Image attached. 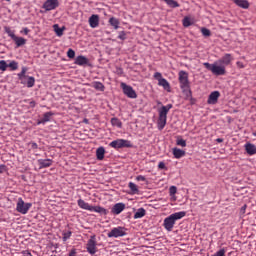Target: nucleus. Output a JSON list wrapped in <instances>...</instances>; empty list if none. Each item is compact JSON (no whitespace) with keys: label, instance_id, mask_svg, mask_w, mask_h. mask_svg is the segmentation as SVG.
I'll return each instance as SVG.
<instances>
[{"label":"nucleus","instance_id":"nucleus-16","mask_svg":"<svg viewBox=\"0 0 256 256\" xmlns=\"http://www.w3.org/2000/svg\"><path fill=\"white\" fill-rule=\"evenodd\" d=\"M75 64L80 66L89 65V59L85 56H78L76 57Z\"/></svg>","mask_w":256,"mask_h":256},{"label":"nucleus","instance_id":"nucleus-47","mask_svg":"<svg viewBox=\"0 0 256 256\" xmlns=\"http://www.w3.org/2000/svg\"><path fill=\"white\" fill-rule=\"evenodd\" d=\"M154 78H155V79H158V81H159V79H162V78H161V73L156 72V73L154 74Z\"/></svg>","mask_w":256,"mask_h":256},{"label":"nucleus","instance_id":"nucleus-2","mask_svg":"<svg viewBox=\"0 0 256 256\" xmlns=\"http://www.w3.org/2000/svg\"><path fill=\"white\" fill-rule=\"evenodd\" d=\"M185 212H176L164 220V227L166 231H173V227H175V221H179V219H183L185 217Z\"/></svg>","mask_w":256,"mask_h":256},{"label":"nucleus","instance_id":"nucleus-33","mask_svg":"<svg viewBox=\"0 0 256 256\" xmlns=\"http://www.w3.org/2000/svg\"><path fill=\"white\" fill-rule=\"evenodd\" d=\"M129 189L131 190L132 193H139V189L137 188V185L133 182H130L128 184Z\"/></svg>","mask_w":256,"mask_h":256},{"label":"nucleus","instance_id":"nucleus-46","mask_svg":"<svg viewBox=\"0 0 256 256\" xmlns=\"http://www.w3.org/2000/svg\"><path fill=\"white\" fill-rule=\"evenodd\" d=\"M69 256H77V250L72 249L69 253Z\"/></svg>","mask_w":256,"mask_h":256},{"label":"nucleus","instance_id":"nucleus-43","mask_svg":"<svg viewBox=\"0 0 256 256\" xmlns=\"http://www.w3.org/2000/svg\"><path fill=\"white\" fill-rule=\"evenodd\" d=\"M170 195H175L177 193V187L176 186H171L169 189Z\"/></svg>","mask_w":256,"mask_h":256},{"label":"nucleus","instance_id":"nucleus-20","mask_svg":"<svg viewBox=\"0 0 256 256\" xmlns=\"http://www.w3.org/2000/svg\"><path fill=\"white\" fill-rule=\"evenodd\" d=\"M238 7H242V9H249V2L247 0H233Z\"/></svg>","mask_w":256,"mask_h":256},{"label":"nucleus","instance_id":"nucleus-26","mask_svg":"<svg viewBox=\"0 0 256 256\" xmlns=\"http://www.w3.org/2000/svg\"><path fill=\"white\" fill-rule=\"evenodd\" d=\"M90 211H95V213H101V215H107V210L101 206H92Z\"/></svg>","mask_w":256,"mask_h":256},{"label":"nucleus","instance_id":"nucleus-34","mask_svg":"<svg viewBox=\"0 0 256 256\" xmlns=\"http://www.w3.org/2000/svg\"><path fill=\"white\" fill-rule=\"evenodd\" d=\"M4 31L5 33H7V35H9V37H11V39H13V37H16L15 33H13V31H11V28H9L8 26L4 27Z\"/></svg>","mask_w":256,"mask_h":256},{"label":"nucleus","instance_id":"nucleus-55","mask_svg":"<svg viewBox=\"0 0 256 256\" xmlns=\"http://www.w3.org/2000/svg\"><path fill=\"white\" fill-rule=\"evenodd\" d=\"M33 149H37V143L32 144Z\"/></svg>","mask_w":256,"mask_h":256},{"label":"nucleus","instance_id":"nucleus-4","mask_svg":"<svg viewBox=\"0 0 256 256\" xmlns=\"http://www.w3.org/2000/svg\"><path fill=\"white\" fill-rule=\"evenodd\" d=\"M31 207H32L31 203H25V201H23V198H18V202L16 205V211L18 213H21L22 215H27Z\"/></svg>","mask_w":256,"mask_h":256},{"label":"nucleus","instance_id":"nucleus-11","mask_svg":"<svg viewBox=\"0 0 256 256\" xmlns=\"http://www.w3.org/2000/svg\"><path fill=\"white\" fill-rule=\"evenodd\" d=\"M221 96V93L219 91L212 92L207 100L208 105H215L217 101H219V97Z\"/></svg>","mask_w":256,"mask_h":256},{"label":"nucleus","instance_id":"nucleus-21","mask_svg":"<svg viewBox=\"0 0 256 256\" xmlns=\"http://www.w3.org/2000/svg\"><path fill=\"white\" fill-rule=\"evenodd\" d=\"M96 157L99 161H103V159L105 158V148L99 147L96 150Z\"/></svg>","mask_w":256,"mask_h":256},{"label":"nucleus","instance_id":"nucleus-13","mask_svg":"<svg viewBox=\"0 0 256 256\" xmlns=\"http://www.w3.org/2000/svg\"><path fill=\"white\" fill-rule=\"evenodd\" d=\"M124 210H125V204L124 203H117L113 206L112 213H114V215H119Z\"/></svg>","mask_w":256,"mask_h":256},{"label":"nucleus","instance_id":"nucleus-51","mask_svg":"<svg viewBox=\"0 0 256 256\" xmlns=\"http://www.w3.org/2000/svg\"><path fill=\"white\" fill-rule=\"evenodd\" d=\"M3 171H5V166L4 165H0V173H3Z\"/></svg>","mask_w":256,"mask_h":256},{"label":"nucleus","instance_id":"nucleus-52","mask_svg":"<svg viewBox=\"0 0 256 256\" xmlns=\"http://www.w3.org/2000/svg\"><path fill=\"white\" fill-rule=\"evenodd\" d=\"M216 141L217 143H223V138H217Z\"/></svg>","mask_w":256,"mask_h":256},{"label":"nucleus","instance_id":"nucleus-9","mask_svg":"<svg viewBox=\"0 0 256 256\" xmlns=\"http://www.w3.org/2000/svg\"><path fill=\"white\" fill-rule=\"evenodd\" d=\"M125 235H127V233H125V228L124 227L113 228L108 233V237H110V238L114 237L115 239H117V237H125Z\"/></svg>","mask_w":256,"mask_h":256},{"label":"nucleus","instance_id":"nucleus-41","mask_svg":"<svg viewBox=\"0 0 256 256\" xmlns=\"http://www.w3.org/2000/svg\"><path fill=\"white\" fill-rule=\"evenodd\" d=\"M67 57H69V59H74L75 58V50L69 49L67 52Z\"/></svg>","mask_w":256,"mask_h":256},{"label":"nucleus","instance_id":"nucleus-45","mask_svg":"<svg viewBox=\"0 0 256 256\" xmlns=\"http://www.w3.org/2000/svg\"><path fill=\"white\" fill-rule=\"evenodd\" d=\"M246 209H247V204H245L244 206L241 207L240 213H241L242 215H245Z\"/></svg>","mask_w":256,"mask_h":256},{"label":"nucleus","instance_id":"nucleus-56","mask_svg":"<svg viewBox=\"0 0 256 256\" xmlns=\"http://www.w3.org/2000/svg\"><path fill=\"white\" fill-rule=\"evenodd\" d=\"M6 1H11V0H6Z\"/></svg>","mask_w":256,"mask_h":256},{"label":"nucleus","instance_id":"nucleus-22","mask_svg":"<svg viewBox=\"0 0 256 256\" xmlns=\"http://www.w3.org/2000/svg\"><path fill=\"white\" fill-rule=\"evenodd\" d=\"M173 155H174L175 159H181V157H185V151H183L179 148H174Z\"/></svg>","mask_w":256,"mask_h":256},{"label":"nucleus","instance_id":"nucleus-25","mask_svg":"<svg viewBox=\"0 0 256 256\" xmlns=\"http://www.w3.org/2000/svg\"><path fill=\"white\" fill-rule=\"evenodd\" d=\"M25 73H27V68H22L21 73L18 74V77L21 81V83L25 84L27 81V75H25Z\"/></svg>","mask_w":256,"mask_h":256},{"label":"nucleus","instance_id":"nucleus-42","mask_svg":"<svg viewBox=\"0 0 256 256\" xmlns=\"http://www.w3.org/2000/svg\"><path fill=\"white\" fill-rule=\"evenodd\" d=\"M177 145L180 147H187V142L184 139L177 140Z\"/></svg>","mask_w":256,"mask_h":256},{"label":"nucleus","instance_id":"nucleus-29","mask_svg":"<svg viewBox=\"0 0 256 256\" xmlns=\"http://www.w3.org/2000/svg\"><path fill=\"white\" fill-rule=\"evenodd\" d=\"M92 87H94V89H96L97 91H105V85H103V83L101 82L92 83Z\"/></svg>","mask_w":256,"mask_h":256},{"label":"nucleus","instance_id":"nucleus-49","mask_svg":"<svg viewBox=\"0 0 256 256\" xmlns=\"http://www.w3.org/2000/svg\"><path fill=\"white\" fill-rule=\"evenodd\" d=\"M158 167H159V169H165V163L164 162H160L158 164Z\"/></svg>","mask_w":256,"mask_h":256},{"label":"nucleus","instance_id":"nucleus-39","mask_svg":"<svg viewBox=\"0 0 256 256\" xmlns=\"http://www.w3.org/2000/svg\"><path fill=\"white\" fill-rule=\"evenodd\" d=\"M183 25H184L185 27H191V19H190L189 17H185V18L183 19Z\"/></svg>","mask_w":256,"mask_h":256},{"label":"nucleus","instance_id":"nucleus-35","mask_svg":"<svg viewBox=\"0 0 256 256\" xmlns=\"http://www.w3.org/2000/svg\"><path fill=\"white\" fill-rule=\"evenodd\" d=\"M201 33L204 37H211V30L207 28H201Z\"/></svg>","mask_w":256,"mask_h":256},{"label":"nucleus","instance_id":"nucleus-10","mask_svg":"<svg viewBox=\"0 0 256 256\" xmlns=\"http://www.w3.org/2000/svg\"><path fill=\"white\" fill-rule=\"evenodd\" d=\"M57 7H59L58 0H47L43 5V9L46 11H53V9H57Z\"/></svg>","mask_w":256,"mask_h":256},{"label":"nucleus","instance_id":"nucleus-17","mask_svg":"<svg viewBox=\"0 0 256 256\" xmlns=\"http://www.w3.org/2000/svg\"><path fill=\"white\" fill-rule=\"evenodd\" d=\"M38 163L40 165V169H45L46 167H51V165L53 164V160L51 159H41V160H38Z\"/></svg>","mask_w":256,"mask_h":256},{"label":"nucleus","instance_id":"nucleus-23","mask_svg":"<svg viewBox=\"0 0 256 256\" xmlns=\"http://www.w3.org/2000/svg\"><path fill=\"white\" fill-rule=\"evenodd\" d=\"M13 41H15L17 47H21L25 45V43H27V40H25V38L17 36H13Z\"/></svg>","mask_w":256,"mask_h":256},{"label":"nucleus","instance_id":"nucleus-27","mask_svg":"<svg viewBox=\"0 0 256 256\" xmlns=\"http://www.w3.org/2000/svg\"><path fill=\"white\" fill-rule=\"evenodd\" d=\"M53 29L58 37H62L65 27L60 28L59 24H54Z\"/></svg>","mask_w":256,"mask_h":256},{"label":"nucleus","instance_id":"nucleus-6","mask_svg":"<svg viewBox=\"0 0 256 256\" xmlns=\"http://www.w3.org/2000/svg\"><path fill=\"white\" fill-rule=\"evenodd\" d=\"M204 66L206 69L211 71L213 75H225V67L224 66H217V64H209V63H204Z\"/></svg>","mask_w":256,"mask_h":256},{"label":"nucleus","instance_id":"nucleus-40","mask_svg":"<svg viewBox=\"0 0 256 256\" xmlns=\"http://www.w3.org/2000/svg\"><path fill=\"white\" fill-rule=\"evenodd\" d=\"M118 39H121V41H125V39H127V33H125V31H121L118 35Z\"/></svg>","mask_w":256,"mask_h":256},{"label":"nucleus","instance_id":"nucleus-1","mask_svg":"<svg viewBox=\"0 0 256 256\" xmlns=\"http://www.w3.org/2000/svg\"><path fill=\"white\" fill-rule=\"evenodd\" d=\"M173 109V104H168L166 106H162L159 110V118H158V129L163 131L165 129V125H167V113L169 110Z\"/></svg>","mask_w":256,"mask_h":256},{"label":"nucleus","instance_id":"nucleus-15","mask_svg":"<svg viewBox=\"0 0 256 256\" xmlns=\"http://www.w3.org/2000/svg\"><path fill=\"white\" fill-rule=\"evenodd\" d=\"M51 117H53L51 112L44 113L43 117L38 121V125H44V123H48V121H51Z\"/></svg>","mask_w":256,"mask_h":256},{"label":"nucleus","instance_id":"nucleus-14","mask_svg":"<svg viewBox=\"0 0 256 256\" xmlns=\"http://www.w3.org/2000/svg\"><path fill=\"white\" fill-rule=\"evenodd\" d=\"M245 151L248 155H256V146L255 144L246 143L245 144Z\"/></svg>","mask_w":256,"mask_h":256},{"label":"nucleus","instance_id":"nucleus-28","mask_svg":"<svg viewBox=\"0 0 256 256\" xmlns=\"http://www.w3.org/2000/svg\"><path fill=\"white\" fill-rule=\"evenodd\" d=\"M145 213V208H139L134 214V219H141L142 217H145Z\"/></svg>","mask_w":256,"mask_h":256},{"label":"nucleus","instance_id":"nucleus-8","mask_svg":"<svg viewBox=\"0 0 256 256\" xmlns=\"http://www.w3.org/2000/svg\"><path fill=\"white\" fill-rule=\"evenodd\" d=\"M121 87L123 89L124 95H127V97H129L130 99H137V93L135 92V90H133V87L125 83H122Z\"/></svg>","mask_w":256,"mask_h":256},{"label":"nucleus","instance_id":"nucleus-31","mask_svg":"<svg viewBox=\"0 0 256 256\" xmlns=\"http://www.w3.org/2000/svg\"><path fill=\"white\" fill-rule=\"evenodd\" d=\"M26 85L27 87L31 88L35 85V78L33 76H27Z\"/></svg>","mask_w":256,"mask_h":256},{"label":"nucleus","instance_id":"nucleus-18","mask_svg":"<svg viewBox=\"0 0 256 256\" xmlns=\"http://www.w3.org/2000/svg\"><path fill=\"white\" fill-rule=\"evenodd\" d=\"M158 85H160V87H163V89H165V91H171V85L169 84V82L165 79V78H161L159 79Z\"/></svg>","mask_w":256,"mask_h":256},{"label":"nucleus","instance_id":"nucleus-19","mask_svg":"<svg viewBox=\"0 0 256 256\" xmlns=\"http://www.w3.org/2000/svg\"><path fill=\"white\" fill-rule=\"evenodd\" d=\"M78 206L81 209H85L86 211H91V209H92V206L89 205V203L85 202L83 199L78 200Z\"/></svg>","mask_w":256,"mask_h":256},{"label":"nucleus","instance_id":"nucleus-50","mask_svg":"<svg viewBox=\"0 0 256 256\" xmlns=\"http://www.w3.org/2000/svg\"><path fill=\"white\" fill-rule=\"evenodd\" d=\"M23 33H24L25 35H29V30H28V28H24V29H23Z\"/></svg>","mask_w":256,"mask_h":256},{"label":"nucleus","instance_id":"nucleus-36","mask_svg":"<svg viewBox=\"0 0 256 256\" xmlns=\"http://www.w3.org/2000/svg\"><path fill=\"white\" fill-rule=\"evenodd\" d=\"M111 123H112V125H114V127H122L121 121H119V119H117V118H112Z\"/></svg>","mask_w":256,"mask_h":256},{"label":"nucleus","instance_id":"nucleus-48","mask_svg":"<svg viewBox=\"0 0 256 256\" xmlns=\"http://www.w3.org/2000/svg\"><path fill=\"white\" fill-rule=\"evenodd\" d=\"M136 179H137V181H145V176L139 175L136 177Z\"/></svg>","mask_w":256,"mask_h":256},{"label":"nucleus","instance_id":"nucleus-53","mask_svg":"<svg viewBox=\"0 0 256 256\" xmlns=\"http://www.w3.org/2000/svg\"><path fill=\"white\" fill-rule=\"evenodd\" d=\"M237 65H238V67H240L241 69H243V63L237 62Z\"/></svg>","mask_w":256,"mask_h":256},{"label":"nucleus","instance_id":"nucleus-32","mask_svg":"<svg viewBox=\"0 0 256 256\" xmlns=\"http://www.w3.org/2000/svg\"><path fill=\"white\" fill-rule=\"evenodd\" d=\"M162 1H165L166 4L169 6V7H172L175 9V7H179V3L175 0H162Z\"/></svg>","mask_w":256,"mask_h":256},{"label":"nucleus","instance_id":"nucleus-44","mask_svg":"<svg viewBox=\"0 0 256 256\" xmlns=\"http://www.w3.org/2000/svg\"><path fill=\"white\" fill-rule=\"evenodd\" d=\"M71 237V231L65 232L63 234V241H67Z\"/></svg>","mask_w":256,"mask_h":256},{"label":"nucleus","instance_id":"nucleus-37","mask_svg":"<svg viewBox=\"0 0 256 256\" xmlns=\"http://www.w3.org/2000/svg\"><path fill=\"white\" fill-rule=\"evenodd\" d=\"M8 64L5 60L0 61V71H7Z\"/></svg>","mask_w":256,"mask_h":256},{"label":"nucleus","instance_id":"nucleus-3","mask_svg":"<svg viewBox=\"0 0 256 256\" xmlns=\"http://www.w3.org/2000/svg\"><path fill=\"white\" fill-rule=\"evenodd\" d=\"M179 81H180V87L186 95V97H191V89L189 87V74L185 71L179 72Z\"/></svg>","mask_w":256,"mask_h":256},{"label":"nucleus","instance_id":"nucleus-30","mask_svg":"<svg viewBox=\"0 0 256 256\" xmlns=\"http://www.w3.org/2000/svg\"><path fill=\"white\" fill-rule=\"evenodd\" d=\"M109 23L110 25H112V27H114V29H119V20L115 17H112L109 19Z\"/></svg>","mask_w":256,"mask_h":256},{"label":"nucleus","instance_id":"nucleus-54","mask_svg":"<svg viewBox=\"0 0 256 256\" xmlns=\"http://www.w3.org/2000/svg\"><path fill=\"white\" fill-rule=\"evenodd\" d=\"M30 107H35V101L30 102Z\"/></svg>","mask_w":256,"mask_h":256},{"label":"nucleus","instance_id":"nucleus-24","mask_svg":"<svg viewBox=\"0 0 256 256\" xmlns=\"http://www.w3.org/2000/svg\"><path fill=\"white\" fill-rule=\"evenodd\" d=\"M219 63L222 65H229L231 63V54H225L220 60Z\"/></svg>","mask_w":256,"mask_h":256},{"label":"nucleus","instance_id":"nucleus-7","mask_svg":"<svg viewBox=\"0 0 256 256\" xmlns=\"http://www.w3.org/2000/svg\"><path fill=\"white\" fill-rule=\"evenodd\" d=\"M86 249L90 255H95L97 253V241L95 240V235L91 236L88 240Z\"/></svg>","mask_w":256,"mask_h":256},{"label":"nucleus","instance_id":"nucleus-38","mask_svg":"<svg viewBox=\"0 0 256 256\" xmlns=\"http://www.w3.org/2000/svg\"><path fill=\"white\" fill-rule=\"evenodd\" d=\"M8 67H10V69H12V71L17 70V68L19 67V65L17 64L16 61H12L8 64Z\"/></svg>","mask_w":256,"mask_h":256},{"label":"nucleus","instance_id":"nucleus-12","mask_svg":"<svg viewBox=\"0 0 256 256\" xmlns=\"http://www.w3.org/2000/svg\"><path fill=\"white\" fill-rule=\"evenodd\" d=\"M89 25L92 27V29H95L96 27H99V15L93 14L89 18Z\"/></svg>","mask_w":256,"mask_h":256},{"label":"nucleus","instance_id":"nucleus-5","mask_svg":"<svg viewBox=\"0 0 256 256\" xmlns=\"http://www.w3.org/2000/svg\"><path fill=\"white\" fill-rule=\"evenodd\" d=\"M110 147H113V149H123V147H126V148L133 147V144H131V141L129 140L117 139L110 143Z\"/></svg>","mask_w":256,"mask_h":256}]
</instances>
